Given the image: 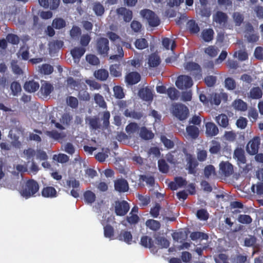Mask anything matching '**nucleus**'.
<instances>
[{
  "mask_svg": "<svg viewBox=\"0 0 263 263\" xmlns=\"http://www.w3.org/2000/svg\"><path fill=\"white\" fill-rule=\"evenodd\" d=\"M216 121L220 126L223 127H226L229 124V120L227 116L223 114L217 117Z\"/></svg>",
  "mask_w": 263,
  "mask_h": 263,
  "instance_id": "nucleus-30",
  "label": "nucleus"
},
{
  "mask_svg": "<svg viewBox=\"0 0 263 263\" xmlns=\"http://www.w3.org/2000/svg\"><path fill=\"white\" fill-rule=\"evenodd\" d=\"M140 75L137 72H131L125 76V82L128 85H134L140 80Z\"/></svg>",
  "mask_w": 263,
  "mask_h": 263,
  "instance_id": "nucleus-13",
  "label": "nucleus"
},
{
  "mask_svg": "<svg viewBox=\"0 0 263 263\" xmlns=\"http://www.w3.org/2000/svg\"><path fill=\"white\" fill-rule=\"evenodd\" d=\"M176 85L180 89H187L193 85V81L187 76H181L177 78Z\"/></svg>",
  "mask_w": 263,
  "mask_h": 263,
  "instance_id": "nucleus-4",
  "label": "nucleus"
},
{
  "mask_svg": "<svg viewBox=\"0 0 263 263\" xmlns=\"http://www.w3.org/2000/svg\"><path fill=\"white\" fill-rule=\"evenodd\" d=\"M39 186L37 183L34 180L27 181L20 191L22 196L27 199L34 195L39 191Z\"/></svg>",
  "mask_w": 263,
  "mask_h": 263,
  "instance_id": "nucleus-1",
  "label": "nucleus"
},
{
  "mask_svg": "<svg viewBox=\"0 0 263 263\" xmlns=\"http://www.w3.org/2000/svg\"><path fill=\"white\" fill-rule=\"evenodd\" d=\"M10 89L12 95L13 96H17L21 92L22 88L20 84L17 82H13L10 85Z\"/></svg>",
  "mask_w": 263,
  "mask_h": 263,
  "instance_id": "nucleus-32",
  "label": "nucleus"
},
{
  "mask_svg": "<svg viewBox=\"0 0 263 263\" xmlns=\"http://www.w3.org/2000/svg\"><path fill=\"white\" fill-rule=\"evenodd\" d=\"M166 93L168 97L172 100H176L179 96V91L174 87L169 88Z\"/></svg>",
  "mask_w": 263,
  "mask_h": 263,
  "instance_id": "nucleus-37",
  "label": "nucleus"
},
{
  "mask_svg": "<svg viewBox=\"0 0 263 263\" xmlns=\"http://www.w3.org/2000/svg\"><path fill=\"white\" fill-rule=\"evenodd\" d=\"M67 86L71 89H78L79 88L80 82L74 80L72 78H69L67 80Z\"/></svg>",
  "mask_w": 263,
  "mask_h": 263,
  "instance_id": "nucleus-43",
  "label": "nucleus"
},
{
  "mask_svg": "<svg viewBox=\"0 0 263 263\" xmlns=\"http://www.w3.org/2000/svg\"><path fill=\"white\" fill-rule=\"evenodd\" d=\"M215 261L216 263H229L226 255L223 254H220L217 257H215Z\"/></svg>",
  "mask_w": 263,
  "mask_h": 263,
  "instance_id": "nucleus-64",
  "label": "nucleus"
},
{
  "mask_svg": "<svg viewBox=\"0 0 263 263\" xmlns=\"http://www.w3.org/2000/svg\"><path fill=\"white\" fill-rule=\"evenodd\" d=\"M260 145V138L255 137L249 141L247 146V151L250 155L256 154L258 151Z\"/></svg>",
  "mask_w": 263,
  "mask_h": 263,
  "instance_id": "nucleus-7",
  "label": "nucleus"
},
{
  "mask_svg": "<svg viewBox=\"0 0 263 263\" xmlns=\"http://www.w3.org/2000/svg\"><path fill=\"white\" fill-rule=\"evenodd\" d=\"M42 195L45 198H54L57 196V191L53 187H44L42 191Z\"/></svg>",
  "mask_w": 263,
  "mask_h": 263,
  "instance_id": "nucleus-18",
  "label": "nucleus"
},
{
  "mask_svg": "<svg viewBox=\"0 0 263 263\" xmlns=\"http://www.w3.org/2000/svg\"><path fill=\"white\" fill-rule=\"evenodd\" d=\"M140 15L145 18L151 26H157L159 24V20L151 10L146 9L140 11Z\"/></svg>",
  "mask_w": 263,
  "mask_h": 263,
  "instance_id": "nucleus-3",
  "label": "nucleus"
},
{
  "mask_svg": "<svg viewBox=\"0 0 263 263\" xmlns=\"http://www.w3.org/2000/svg\"><path fill=\"white\" fill-rule=\"evenodd\" d=\"M218 49L212 46H209L204 49L205 53L211 57H215L218 53Z\"/></svg>",
  "mask_w": 263,
  "mask_h": 263,
  "instance_id": "nucleus-42",
  "label": "nucleus"
},
{
  "mask_svg": "<svg viewBox=\"0 0 263 263\" xmlns=\"http://www.w3.org/2000/svg\"><path fill=\"white\" fill-rule=\"evenodd\" d=\"M188 170L190 174H193L195 173V168L197 166V162L196 160L192 158H190L188 161Z\"/></svg>",
  "mask_w": 263,
  "mask_h": 263,
  "instance_id": "nucleus-51",
  "label": "nucleus"
},
{
  "mask_svg": "<svg viewBox=\"0 0 263 263\" xmlns=\"http://www.w3.org/2000/svg\"><path fill=\"white\" fill-rule=\"evenodd\" d=\"M188 27L194 33H197L199 31V28L194 21H190L187 23Z\"/></svg>",
  "mask_w": 263,
  "mask_h": 263,
  "instance_id": "nucleus-58",
  "label": "nucleus"
},
{
  "mask_svg": "<svg viewBox=\"0 0 263 263\" xmlns=\"http://www.w3.org/2000/svg\"><path fill=\"white\" fill-rule=\"evenodd\" d=\"M135 45L137 49L142 50L148 47V43L145 39L141 38L135 41Z\"/></svg>",
  "mask_w": 263,
  "mask_h": 263,
  "instance_id": "nucleus-34",
  "label": "nucleus"
},
{
  "mask_svg": "<svg viewBox=\"0 0 263 263\" xmlns=\"http://www.w3.org/2000/svg\"><path fill=\"white\" fill-rule=\"evenodd\" d=\"M114 229L110 226H106L104 227V235L106 238L112 239L114 236Z\"/></svg>",
  "mask_w": 263,
  "mask_h": 263,
  "instance_id": "nucleus-46",
  "label": "nucleus"
},
{
  "mask_svg": "<svg viewBox=\"0 0 263 263\" xmlns=\"http://www.w3.org/2000/svg\"><path fill=\"white\" fill-rule=\"evenodd\" d=\"M86 61L90 64L97 65L99 63V59L95 55L89 54L86 57Z\"/></svg>",
  "mask_w": 263,
  "mask_h": 263,
  "instance_id": "nucleus-53",
  "label": "nucleus"
},
{
  "mask_svg": "<svg viewBox=\"0 0 263 263\" xmlns=\"http://www.w3.org/2000/svg\"><path fill=\"white\" fill-rule=\"evenodd\" d=\"M233 158L237 161L238 165L243 168L246 162L244 151L241 148H237L234 151Z\"/></svg>",
  "mask_w": 263,
  "mask_h": 263,
  "instance_id": "nucleus-9",
  "label": "nucleus"
},
{
  "mask_svg": "<svg viewBox=\"0 0 263 263\" xmlns=\"http://www.w3.org/2000/svg\"><path fill=\"white\" fill-rule=\"evenodd\" d=\"M95 101L97 104L102 107H105V102L103 97L99 94H96L94 97Z\"/></svg>",
  "mask_w": 263,
  "mask_h": 263,
  "instance_id": "nucleus-60",
  "label": "nucleus"
},
{
  "mask_svg": "<svg viewBox=\"0 0 263 263\" xmlns=\"http://www.w3.org/2000/svg\"><path fill=\"white\" fill-rule=\"evenodd\" d=\"M238 220L239 222L245 224L250 223L252 221L251 217L247 215H240L238 218Z\"/></svg>",
  "mask_w": 263,
  "mask_h": 263,
  "instance_id": "nucleus-55",
  "label": "nucleus"
},
{
  "mask_svg": "<svg viewBox=\"0 0 263 263\" xmlns=\"http://www.w3.org/2000/svg\"><path fill=\"white\" fill-rule=\"evenodd\" d=\"M213 21L217 26L222 27L225 25L227 21V15L221 11H218L213 15Z\"/></svg>",
  "mask_w": 263,
  "mask_h": 263,
  "instance_id": "nucleus-11",
  "label": "nucleus"
},
{
  "mask_svg": "<svg viewBox=\"0 0 263 263\" xmlns=\"http://www.w3.org/2000/svg\"><path fill=\"white\" fill-rule=\"evenodd\" d=\"M53 90V87L50 83L45 81L41 82L40 93L43 98H46Z\"/></svg>",
  "mask_w": 263,
  "mask_h": 263,
  "instance_id": "nucleus-10",
  "label": "nucleus"
},
{
  "mask_svg": "<svg viewBox=\"0 0 263 263\" xmlns=\"http://www.w3.org/2000/svg\"><path fill=\"white\" fill-rule=\"evenodd\" d=\"M186 181L181 177H177L174 182H172L169 184V186L171 189L176 190L179 187H182L185 185Z\"/></svg>",
  "mask_w": 263,
  "mask_h": 263,
  "instance_id": "nucleus-19",
  "label": "nucleus"
},
{
  "mask_svg": "<svg viewBox=\"0 0 263 263\" xmlns=\"http://www.w3.org/2000/svg\"><path fill=\"white\" fill-rule=\"evenodd\" d=\"M66 102L68 106L73 108L77 107L78 105V99L73 97H68L66 99Z\"/></svg>",
  "mask_w": 263,
  "mask_h": 263,
  "instance_id": "nucleus-50",
  "label": "nucleus"
},
{
  "mask_svg": "<svg viewBox=\"0 0 263 263\" xmlns=\"http://www.w3.org/2000/svg\"><path fill=\"white\" fill-rule=\"evenodd\" d=\"M94 76L99 80L105 81L108 77V72L105 69H100L94 72Z\"/></svg>",
  "mask_w": 263,
  "mask_h": 263,
  "instance_id": "nucleus-23",
  "label": "nucleus"
},
{
  "mask_svg": "<svg viewBox=\"0 0 263 263\" xmlns=\"http://www.w3.org/2000/svg\"><path fill=\"white\" fill-rule=\"evenodd\" d=\"M81 34V29L77 26H73L70 30V36L73 39H76L79 37Z\"/></svg>",
  "mask_w": 263,
  "mask_h": 263,
  "instance_id": "nucleus-63",
  "label": "nucleus"
},
{
  "mask_svg": "<svg viewBox=\"0 0 263 263\" xmlns=\"http://www.w3.org/2000/svg\"><path fill=\"white\" fill-rule=\"evenodd\" d=\"M63 45V42L61 41H52L49 44V52H54L57 49L61 48Z\"/></svg>",
  "mask_w": 263,
  "mask_h": 263,
  "instance_id": "nucleus-28",
  "label": "nucleus"
},
{
  "mask_svg": "<svg viewBox=\"0 0 263 263\" xmlns=\"http://www.w3.org/2000/svg\"><path fill=\"white\" fill-rule=\"evenodd\" d=\"M226 99L227 95L224 93H215L211 97V102L216 105L220 104L221 98Z\"/></svg>",
  "mask_w": 263,
  "mask_h": 263,
  "instance_id": "nucleus-33",
  "label": "nucleus"
},
{
  "mask_svg": "<svg viewBox=\"0 0 263 263\" xmlns=\"http://www.w3.org/2000/svg\"><path fill=\"white\" fill-rule=\"evenodd\" d=\"M37 70L41 74L48 75L53 72V68L51 65L45 64L38 66Z\"/></svg>",
  "mask_w": 263,
  "mask_h": 263,
  "instance_id": "nucleus-21",
  "label": "nucleus"
},
{
  "mask_svg": "<svg viewBox=\"0 0 263 263\" xmlns=\"http://www.w3.org/2000/svg\"><path fill=\"white\" fill-rule=\"evenodd\" d=\"M245 37L249 42H255L259 39L257 32L250 24L246 25Z\"/></svg>",
  "mask_w": 263,
  "mask_h": 263,
  "instance_id": "nucleus-5",
  "label": "nucleus"
},
{
  "mask_svg": "<svg viewBox=\"0 0 263 263\" xmlns=\"http://www.w3.org/2000/svg\"><path fill=\"white\" fill-rule=\"evenodd\" d=\"M117 13L118 15L123 16L125 22H129L133 17L132 11L127 9L125 8L121 7L117 10Z\"/></svg>",
  "mask_w": 263,
  "mask_h": 263,
  "instance_id": "nucleus-16",
  "label": "nucleus"
},
{
  "mask_svg": "<svg viewBox=\"0 0 263 263\" xmlns=\"http://www.w3.org/2000/svg\"><path fill=\"white\" fill-rule=\"evenodd\" d=\"M139 95L141 98L145 101H151L153 98L152 91L148 88H143L140 90Z\"/></svg>",
  "mask_w": 263,
  "mask_h": 263,
  "instance_id": "nucleus-20",
  "label": "nucleus"
},
{
  "mask_svg": "<svg viewBox=\"0 0 263 263\" xmlns=\"http://www.w3.org/2000/svg\"><path fill=\"white\" fill-rule=\"evenodd\" d=\"M115 208L116 213L119 216L125 215L129 210V206L128 203L125 201H116Z\"/></svg>",
  "mask_w": 263,
  "mask_h": 263,
  "instance_id": "nucleus-6",
  "label": "nucleus"
},
{
  "mask_svg": "<svg viewBox=\"0 0 263 263\" xmlns=\"http://www.w3.org/2000/svg\"><path fill=\"white\" fill-rule=\"evenodd\" d=\"M205 134L208 137H213L218 133V128L216 125L212 122H207L205 124Z\"/></svg>",
  "mask_w": 263,
  "mask_h": 263,
  "instance_id": "nucleus-15",
  "label": "nucleus"
},
{
  "mask_svg": "<svg viewBox=\"0 0 263 263\" xmlns=\"http://www.w3.org/2000/svg\"><path fill=\"white\" fill-rule=\"evenodd\" d=\"M190 237L193 240L198 239L203 240L207 239L208 238V236L206 234L203 233L202 232H194L192 233L190 235Z\"/></svg>",
  "mask_w": 263,
  "mask_h": 263,
  "instance_id": "nucleus-45",
  "label": "nucleus"
},
{
  "mask_svg": "<svg viewBox=\"0 0 263 263\" xmlns=\"http://www.w3.org/2000/svg\"><path fill=\"white\" fill-rule=\"evenodd\" d=\"M108 41L106 38H100L97 42V49L98 52L103 55H106L109 50Z\"/></svg>",
  "mask_w": 263,
  "mask_h": 263,
  "instance_id": "nucleus-8",
  "label": "nucleus"
},
{
  "mask_svg": "<svg viewBox=\"0 0 263 263\" xmlns=\"http://www.w3.org/2000/svg\"><path fill=\"white\" fill-rule=\"evenodd\" d=\"M109 151L106 150L105 152L99 153L96 155V159L100 161L103 162L108 157Z\"/></svg>",
  "mask_w": 263,
  "mask_h": 263,
  "instance_id": "nucleus-61",
  "label": "nucleus"
},
{
  "mask_svg": "<svg viewBox=\"0 0 263 263\" xmlns=\"http://www.w3.org/2000/svg\"><path fill=\"white\" fill-rule=\"evenodd\" d=\"M162 45L165 49H170L172 51L175 46V42L172 39L164 38L162 41Z\"/></svg>",
  "mask_w": 263,
  "mask_h": 263,
  "instance_id": "nucleus-39",
  "label": "nucleus"
},
{
  "mask_svg": "<svg viewBox=\"0 0 263 263\" xmlns=\"http://www.w3.org/2000/svg\"><path fill=\"white\" fill-rule=\"evenodd\" d=\"M140 136L142 139L148 140L153 138L154 134L145 127H142L140 130Z\"/></svg>",
  "mask_w": 263,
  "mask_h": 263,
  "instance_id": "nucleus-31",
  "label": "nucleus"
},
{
  "mask_svg": "<svg viewBox=\"0 0 263 263\" xmlns=\"http://www.w3.org/2000/svg\"><path fill=\"white\" fill-rule=\"evenodd\" d=\"M93 10L97 15H102L104 12V7L100 3H95L93 7Z\"/></svg>",
  "mask_w": 263,
  "mask_h": 263,
  "instance_id": "nucleus-49",
  "label": "nucleus"
},
{
  "mask_svg": "<svg viewBox=\"0 0 263 263\" xmlns=\"http://www.w3.org/2000/svg\"><path fill=\"white\" fill-rule=\"evenodd\" d=\"M220 173L225 176H229L233 172V166L228 162H222L219 164Z\"/></svg>",
  "mask_w": 263,
  "mask_h": 263,
  "instance_id": "nucleus-14",
  "label": "nucleus"
},
{
  "mask_svg": "<svg viewBox=\"0 0 263 263\" xmlns=\"http://www.w3.org/2000/svg\"><path fill=\"white\" fill-rule=\"evenodd\" d=\"M117 51L115 52V54L110 57V60L115 61H119L120 59L122 58L124 56V52L122 48L118 45L116 46Z\"/></svg>",
  "mask_w": 263,
  "mask_h": 263,
  "instance_id": "nucleus-29",
  "label": "nucleus"
},
{
  "mask_svg": "<svg viewBox=\"0 0 263 263\" xmlns=\"http://www.w3.org/2000/svg\"><path fill=\"white\" fill-rule=\"evenodd\" d=\"M114 96L116 98L121 99L124 96V94L122 87L117 86L114 87Z\"/></svg>",
  "mask_w": 263,
  "mask_h": 263,
  "instance_id": "nucleus-54",
  "label": "nucleus"
},
{
  "mask_svg": "<svg viewBox=\"0 0 263 263\" xmlns=\"http://www.w3.org/2000/svg\"><path fill=\"white\" fill-rule=\"evenodd\" d=\"M204 175L206 177H212L215 176V168L212 165H208L204 168Z\"/></svg>",
  "mask_w": 263,
  "mask_h": 263,
  "instance_id": "nucleus-48",
  "label": "nucleus"
},
{
  "mask_svg": "<svg viewBox=\"0 0 263 263\" xmlns=\"http://www.w3.org/2000/svg\"><path fill=\"white\" fill-rule=\"evenodd\" d=\"M250 96L253 99H259L262 96V92L259 87L253 88L250 91Z\"/></svg>",
  "mask_w": 263,
  "mask_h": 263,
  "instance_id": "nucleus-52",
  "label": "nucleus"
},
{
  "mask_svg": "<svg viewBox=\"0 0 263 263\" xmlns=\"http://www.w3.org/2000/svg\"><path fill=\"white\" fill-rule=\"evenodd\" d=\"M115 189L119 192H125L128 190V184L126 180L123 179H119L115 181Z\"/></svg>",
  "mask_w": 263,
  "mask_h": 263,
  "instance_id": "nucleus-12",
  "label": "nucleus"
},
{
  "mask_svg": "<svg viewBox=\"0 0 263 263\" xmlns=\"http://www.w3.org/2000/svg\"><path fill=\"white\" fill-rule=\"evenodd\" d=\"M158 166L160 171L162 173H166L168 171V165L165 162V161L163 160H159Z\"/></svg>",
  "mask_w": 263,
  "mask_h": 263,
  "instance_id": "nucleus-62",
  "label": "nucleus"
},
{
  "mask_svg": "<svg viewBox=\"0 0 263 263\" xmlns=\"http://www.w3.org/2000/svg\"><path fill=\"white\" fill-rule=\"evenodd\" d=\"M85 49L84 48H75L71 50V53L74 59H79L85 53Z\"/></svg>",
  "mask_w": 263,
  "mask_h": 263,
  "instance_id": "nucleus-35",
  "label": "nucleus"
},
{
  "mask_svg": "<svg viewBox=\"0 0 263 263\" xmlns=\"http://www.w3.org/2000/svg\"><path fill=\"white\" fill-rule=\"evenodd\" d=\"M146 226L153 231L158 230L160 227L159 222L155 220L149 219L146 221Z\"/></svg>",
  "mask_w": 263,
  "mask_h": 263,
  "instance_id": "nucleus-36",
  "label": "nucleus"
},
{
  "mask_svg": "<svg viewBox=\"0 0 263 263\" xmlns=\"http://www.w3.org/2000/svg\"><path fill=\"white\" fill-rule=\"evenodd\" d=\"M186 131L188 135L192 139H196L199 135L198 128L194 125L186 127Z\"/></svg>",
  "mask_w": 263,
  "mask_h": 263,
  "instance_id": "nucleus-24",
  "label": "nucleus"
},
{
  "mask_svg": "<svg viewBox=\"0 0 263 263\" xmlns=\"http://www.w3.org/2000/svg\"><path fill=\"white\" fill-rule=\"evenodd\" d=\"M233 105L235 109L239 110L245 111L247 109L246 103L241 100H236Z\"/></svg>",
  "mask_w": 263,
  "mask_h": 263,
  "instance_id": "nucleus-38",
  "label": "nucleus"
},
{
  "mask_svg": "<svg viewBox=\"0 0 263 263\" xmlns=\"http://www.w3.org/2000/svg\"><path fill=\"white\" fill-rule=\"evenodd\" d=\"M53 27L57 29H60L65 26V22L62 18H55L52 22Z\"/></svg>",
  "mask_w": 263,
  "mask_h": 263,
  "instance_id": "nucleus-44",
  "label": "nucleus"
},
{
  "mask_svg": "<svg viewBox=\"0 0 263 263\" xmlns=\"http://www.w3.org/2000/svg\"><path fill=\"white\" fill-rule=\"evenodd\" d=\"M40 87L39 84L34 80H30L25 82L24 85V89L29 92L36 91Z\"/></svg>",
  "mask_w": 263,
  "mask_h": 263,
  "instance_id": "nucleus-17",
  "label": "nucleus"
},
{
  "mask_svg": "<svg viewBox=\"0 0 263 263\" xmlns=\"http://www.w3.org/2000/svg\"><path fill=\"white\" fill-rule=\"evenodd\" d=\"M214 31L212 29H204L202 33L201 36L205 42H210L213 39Z\"/></svg>",
  "mask_w": 263,
  "mask_h": 263,
  "instance_id": "nucleus-22",
  "label": "nucleus"
},
{
  "mask_svg": "<svg viewBox=\"0 0 263 263\" xmlns=\"http://www.w3.org/2000/svg\"><path fill=\"white\" fill-rule=\"evenodd\" d=\"M53 159L61 163H64L68 161V156L64 154H60L58 155H54Z\"/></svg>",
  "mask_w": 263,
  "mask_h": 263,
  "instance_id": "nucleus-59",
  "label": "nucleus"
},
{
  "mask_svg": "<svg viewBox=\"0 0 263 263\" xmlns=\"http://www.w3.org/2000/svg\"><path fill=\"white\" fill-rule=\"evenodd\" d=\"M140 243L144 247L151 248L153 246V241L150 237L144 236L141 238Z\"/></svg>",
  "mask_w": 263,
  "mask_h": 263,
  "instance_id": "nucleus-40",
  "label": "nucleus"
},
{
  "mask_svg": "<svg viewBox=\"0 0 263 263\" xmlns=\"http://www.w3.org/2000/svg\"><path fill=\"white\" fill-rule=\"evenodd\" d=\"M173 114L180 120L185 119L189 115L188 108L181 104H174L172 108Z\"/></svg>",
  "mask_w": 263,
  "mask_h": 263,
  "instance_id": "nucleus-2",
  "label": "nucleus"
},
{
  "mask_svg": "<svg viewBox=\"0 0 263 263\" xmlns=\"http://www.w3.org/2000/svg\"><path fill=\"white\" fill-rule=\"evenodd\" d=\"M110 74L115 77L121 76L122 70L119 64L111 65L109 68Z\"/></svg>",
  "mask_w": 263,
  "mask_h": 263,
  "instance_id": "nucleus-27",
  "label": "nucleus"
},
{
  "mask_svg": "<svg viewBox=\"0 0 263 263\" xmlns=\"http://www.w3.org/2000/svg\"><path fill=\"white\" fill-rule=\"evenodd\" d=\"M160 62V58L156 54H152L149 57L147 63L149 67H155L159 64Z\"/></svg>",
  "mask_w": 263,
  "mask_h": 263,
  "instance_id": "nucleus-26",
  "label": "nucleus"
},
{
  "mask_svg": "<svg viewBox=\"0 0 263 263\" xmlns=\"http://www.w3.org/2000/svg\"><path fill=\"white\" fill-rule=\"evenodd\" d=\"M118 239L123 240L128 244H131L132 242V235L127 231H122L118 237Z\"/></svg>",
  "mask_w": 263,
  "mask_h": 263,
  "instance_id": "nucleus-25",
  "label": "nucleus"
},
{
  "mask_svg": "<svg viewBox=\"0 0 263 263\" xmlns=\"http://www.w3.org/2000/svg\"><path fill=\"white\" fill-rule=\"evenodd\" d=\"M184 68L189 71H196L197 72H200L199 66L193 62L186 63L184 65Z\"/></svg>",
  "mask_w": 263,
  "mask_h": 263,
  "instance_id": "nucleus-47",
  "label": "nucleus"
},
{
  "mask_svg": "<svg viewBox=\"0 0 263 263\" xmlns=\"http://www.w3.org/2000/svg\"><path fill=\"white\" fill-rule=\"evenodd\" d=\"M29 54L28 47L26 46L22 47L18 52V55H21L22 59L24 60H27L29 58Z\"/></svg>",
  "mask_w": 263,
  "mask_h": 263,
  "instance_id": "nucleus-57",
  "label": "nucleus"
},
{
  "mask_svg": "<svg viewBox=\"0 0 263 263\" xmlns=\"http://www.w3.org/2000/svg\"><path fill=\"white\" fill-rule=\"evenodd\" d=\"M107 36L111 41L115 42V43L119 44L121 41L119 36L115 33L112 32H108L107 33Z\"/></svg>",
  "mask_w": 263,
  "mask_h": 263,
  "instance_id": "nucleus-56",
  "label": "nucleus"
},
{
  "mask_svg": "<svg viewBox=\"0 0 263 263\" xmlns=\"http://www.w3.org/2000/svg\"><path fill=\"white\" fill-rule=\"evenodd\" d=\"M84 196L85 202L88 203H91L95 200V194L91 191H88L86 192Z\"/></svg>",
  "mask_w": 263,
  "mask_h": 263,
  "instance_id": "nucleus-41",
  "label": "nucleus"
}]
</instances>
